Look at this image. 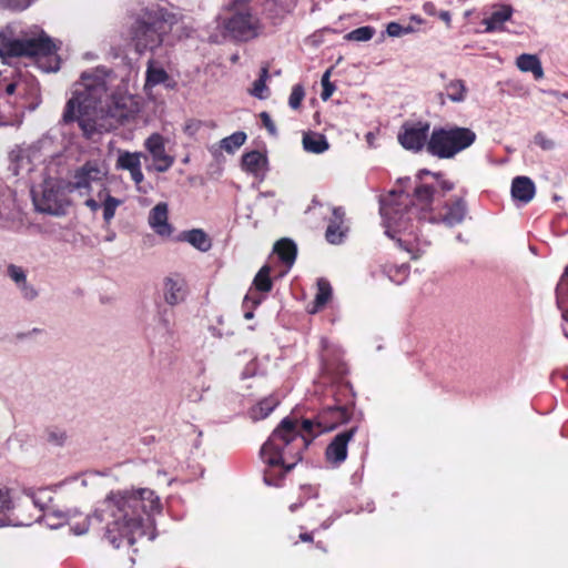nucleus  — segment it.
<instances>
[{
  "label": "nucleus",
  "instance_id": "5",
  "mask_svg": "<svg viewBox=\"0 0 568 568\" xmlns=\"http://www.w3.org/2000/svg\"><path fill=\"white\" fill-rule=\"evenodd\" d=\"M476 141V133L469 128L447 126L434 129L427 142V152L439 159H452L468 149Z\"/></svg>",
  "mask_w": 568,
  "mask_h": 568
},
{
  "label": "nucleus",
  "instance_id": "23",
  "mask_svg": "<svg viewBox=\"0 0 568 568\" xmlns=\"http://www.w3.org/2000/svg\"><path fill=\"white\" fill-rule=\"evenodd\" d=\"M242 169L255 176L263 175L267 170V158L260 151L246 152L242 156Z\"/></svg>",
  "mask_w": 568,
  "mask_h": 568
},
{
  "label": "nucleus",
  "instance_id": "3",
  "mask_svg": "<svg viewBox=\"0 0 568 568\" xmlns=\"http://www.w3.org/2000/svg\"><path fill=\"white\" fill-rule=\"evenodd\" d=\"M327 428L312 419L285 417L261 448V456L270 467H283L282 475L294 468L312 439Z\"/></svg>",
  "mask_w": 568,
  "mask_h": 568
},
{
  "label": "nucleus",
  "instance_id": "12",
  "mask_svg": "<svg viewBox=\"0 0 568 568\" xmlns=\"http://www.w3.org/2000/svg\"><path fill=\"white\" fill-rule=\"evenodd\" d=\"M144 148L152 159V164L148 166L149 170L164 173L174 164V156L166 153L165 140L161 134H151L144 141Z\"/></svg>",
  "mask_w": 568,
  "mask_h": 568
},
{
  "label": "nucleus",
  "instance_id": "8",
  "mask_svg": "<svg viewBox=\"0 0 568 568\" xmlns=\"http://www.w3.org/2000/svg\"><path fill=\"white\" fill-rule=\"evenodd\" d=\"M409 203L408 195L403 193H390L382 200L381 214L387 236L394 239L393 232L400 233L407 231L409 217L406 219L405 215L412 214V210L407 209Z\"/></svg>",
  "mask_w": 568,
  "mask_h": 568
},
{
  "label": "nucleus",
  "instance_id": "64",
  "mask_svg": "<svg viewBox=\"0 0 568 568\" xmlns=\"http://www.w3.org/2000/svg\"><path fill=\"white\" fill-rule=\"evenodd\" d=\"M295 507H296L295 505H292L291 510L293 511L295 509Z\"/></svg>",
  "mask_w": 568,
  "mask_h": 568
},
{
  "label": "nucleus",
  "instance_id": "26",
  "mask_svg": "<svg viewBox=\"0 0 568 568\" xmlns=\"http://www.w3.org/2000/svg\"><path fill=\"white\" fill-rule=\"evenodd\" d=\"M181 239L201 252H207L212 247L211 239L201 229L183 232Z\"/></svg>",
  "mask_w": 568,
  "mask_h": 568
},
{
  "label": "nucleus",
  "instance_id": "32",
  "mask_svg": "<svg viewBox=\"0 0 568 568\" xmlns=\"http://www.w3.org/2000/svg\"><path fill=\"white\" fill-rule=\"evenodd\" d=\"M168 78L169 75L163 68L150 63L146 70L145 85L155 87L158 84L164 83L168 80Z\"/></svg>",
  "mask_w": 568,
  "mask_h": 568
},
{
  "label": "nucleus",
  "instance_id": "2",
  "mask_svg": "<svg viewBox=\"0 0 568 568\" xmlns=\"http://www.w3.org/2000/svg\"><path fill=\"white\" fill-rule=\"evenodd\" d=\"M161 510L159 496L149 488L111 491L100 509L102 520L106 523V540L120 548L132 546L143 536L154 539L153 516Z\"/></svg>",
  "mask_w": 568,
  "mask_h": 568
},
{
  "label": "nucleus",
  "instance_id": "47",
  "mask_svg": "<svg viewBox=\"0 0 568 568\" xmlns=\"http://www.w3.org/2000/svg\"><path fill=\"white\" fill-rule=\"evenodd\" d=\"M85 206L91 210V212L95 213L98 210L101 209V202L97 201L95 199L88 197L84 202Z\"/></svg>",
  "mask_w": 568,
  "mask_h": 568
},
{
  "label": "nucleus",
  "instance_id": "39",
  "mask_svg": "<svg viewBox=\"0 0 568 568\" xmlns=\"http://www.w3.org/2000/svg\"><path fill=\"white\" fill-rule=\"evenodd\" d=\"M304 95L305 92L303 87L301 84L294 85L288 98L290 106L294 110L298 109L304 99Z\"/></svg>",
  "mask_w": 568,
  "mask_h": 568
},
{
  "label": "nucleus",
  "instance_id": "31",
  "mask_svg": "<svg viewBox=\"0 0 568 568\" xmlns=\"http://www.w3.org/2000/svg\"><path fill=\"white\" fill-rule=\"evenodd\" d=\"M246 141V134L242 131L235 132L220 142V149H223L227 153H234L239 150Z\"/></svg>",
  "mask_w": 568,
  "mask_h": 568
},
{
  "label": "nucleus",
  "instance_id": "4",
  "mask_svg": "<svg viewBox=\"0 0 568 568\" xmlns=\"http://www.w3.org/2000/svg\"><path fill=\"white\" fill-rule=\"evenodd\" d=\"M58 50L55 42L42 30L36 29L20 38L0 33V58L50 57Z\"/></svg>",
  "mask_w": 568,
  "mask_h": 568
},
{
  "label": "nucleus",
  "instance_id": "7",
  "mask_svg": "<svg viewBox=\"0 0 568 568\" xmlns=\"http://www.w3.org/2000/svg\"><path fill=\"white\" fill-rule=\"evenodd\" d=\"M170 30L171 26L163 17L149 16L146 19L138 20L132 30L135 50L142 53L145 50L158 48L163 36Z\"/></svg>",
  "mask_w": 568,
  "mask_h": 568
},
{
  "label": "nucleus",
  "instance_id": "33",
  "mask_svg": "<svg viewBox=\"0 0 568 568\" xmlns=\"http://www.w3.org/2000/svg\"><path fill=\"white\" fill-rule=\"evenodd\" d=\"M12 500L9 491L0 487V526H6L10 523L9 513L12 509Z\"/></svg>",
  "mask_w": 568,
  "mask_h": 568
},
{
  "label": "nucleus",
  "instance_id": "34",
  "mask_svg": "<svg viewBox=\"0 0 568 568\" xmlns=\"http://www.w3.org/2000/svg\"><path fill=\"white\" fill-rule=\"evenodd\" d=\"M270 266H263L254 277V286L260 292H270L272 290V281L270 278Z\"/></svg>",
  "mask_w": 568,
  "mask_h": 568
},
{
  "label": "nucleus",
  "instance_id": "51",
  "mask_svg": "<svg viewBox=\"0 0 568 568\" xmlns=\"http://www.w3.org/2000/svg\"><path fill=\"white\" fill-rule=\"evenodd\" d=\"M439 18L445 21L446 23H449L450 22V14L448 11H442L439 13Z\"/></svg>",
  "mask_w": 568,
  "mask_h": 568
},
{
  "label": "nucleus",
  "instance_id": "14",
  "mask_svg": "<svg viewBox=\"0 0 568 568\" xmlns=\"http://www.w3.org/2000/svg\"><path fill=\"white\" fill-rule=\"evenodd\" d=\"M142 159H146V156L142 152H130L119 150L115 168L118 170L129 171L133 182L136 185H139L144 180V175L141 168Z\"/></svg>",
  "mask_w": 568,
  "mask_h": 568
},
{
  "label": "nucleus",
  "instance_id": "11",
  "mask_svg": "<svg viewBox=\"0 0 568 568\" xmlns=\"http://www.w3.org/2000/svg\"><path fill=\"white\" fill-rule=\"evenodd\" d=\"M429 133V123L415 122L403 124L397 139L400 145L409 151L418 152L425 145L427 146Z\"/></svg>",
  "mask_w": 568,
  "mask_h": 568
},
{
  "label": "nucleus",
  "instance_id": "10",
  "mask_svg": "<svg viewBox=\"0 0 568 568\" xmlns=\"http://www.w3.org/2000/svg\"><path fill=\"white\" fill-rule=\"evenodd\" d=\"M226 31L236 40L247 41L261 32L260 20L248 11L234 13L225 24Z\"/></svg>",
  "mask_w": 568,
  "mask_h": 568
},
{
  "label": "nucleus",
  "instance_id": "55",
  "mask_svg": "<svg viewBox=\"0 0 568 568\" xmlns=\"http://www.w3.org/2000/svg\"><path fill=\"white\" fill-rule=\"evenodd\" d=\"M14 89H16V84L11 83L7 87V93L8 94H12L14 92Z\"/></svg>",
  "mask_w": 568,
  "mask_h": 568
},
{
  "label": "nucleus",
  "instance_id": "63",
  "mask_svg": "<svg viewBox=\"0 0 568 568\" xmlns=\"http://www.w3.org/2000/svg\"><path fill=\"white\" fill-rule=\"evenodd\" d=\"M84 531H85V529H84V530H81V531H77V534H78V535H81V534H83Z\"/></svg>",
  "mask_w": 568,
  "mask_h": 568
},
{
  "label": "nucleus",
  "instance_id": "50",
  "mask_svg": "<svg viewBox=\"0 0 568 568\" xmlns=\"http://www.w3.org/2000/svg\"><path fill=\"white\" fill-rule=\"evenodd\" d=\"M440 186H442V189H443L445 192H447V191L453 190L454 184H453L452 182H449V181H442V182H440Z\"/></svg>",
  "mask_w": 568,
  "mask_h": 568
},
{
  "label": "nucleus",
  "instance_id": "21",
  "mask_svg": "<svg viewBox=\"0 0 568 568\" xmlns=\"http://www.w3.org/2000/svg\"><path fill=\"white\" fill-rule=\"evenodd\" d=\"M513 8L508 4L496 6L493 12L485 17L481 23L485 26V32L504 30V24L510 20Z\"/></svg>",
  "mask_w": 568,
  "mask_h": 568
},
{
  "label": "nucleus",
  "instance_id": "45",
  "mask_svg": "<svg viewBox=\"0 0 568 568\" xmlns=\"http://www.w3.org/2000/svg\"><path fill=\"white\" fill-rule=\"evenodd\" d=\"M260 116H261L263 125L267 129V131L272 135H275L276 134V126H275L271 115L267 112H262Z\"/></svg>",
  "mask_w": 568,
  "mask_h": 568
},
{
  "label": "nucleus",
  "instance_id": "1",
  "mask_svg": "<svg viewBox=\"0 0 568 568\" xmlns=\"http://www.w3.org/2000/svg\"><path fill=\"white\" fill-rule=\"evenodd\" d=\"M109 85L104 70L84 72L74 95L67 103L64 122L78 121L87 139L116 129L140 111L134 95L122 89L109 93Z\"/></svg>",
  "mask_w": 568,
  "mask_h": 568
},
{
  "label": "nucleus",
  "instance_id": "29",
  "mask_svg": "<svg viewBox=\"0 0 568 568\" xmlns=\"http://www.w3.org/2000/svg\"><path fill=\"white\" fill-rule=\"evenodd\" d=\"M278 405V400L275 397H266L254 405L250 410L248 415L253 420H261L266 418Z\"/></svg>",
  "mask_w": 568,
  "mask_h": 568
},
{
  "label": "nucleus",
  "instance_id": "9",
  "mask_svg": "<svg viewBox=\"0 0 568 568\" xmlns=\"http://www.w3.org/2000/svg\"><path fill=\"white\" fill-rule=\"evenodd\" d=\"M108 173L109 166L104 160H89L75 170L73 181L69 182L71 190L77 191L81 196L90 195L92 184L103 183Z\"/></svg>",
  "mask_w": 568,
  "mask_h": 568
},
{
  "label": "nucleus",
  "instance_id": "22",
  "mask_svg": "<svg viewBox=\"0 0 568 568\" xmlns=\"http://www.w3.org/2000/svg\"><path fill=\"white\" fill-rule=\"evenodd\" d=\"M536 193V186L528 176H516L511 182V196L521 203H529Z\"/></svg>",
  "mask_w": 568,
  "mask_h": 568
},
{
  "label": "nucleus",
  "instance_id": "57",
  "mask_svg": "<svg viewBox=\"0 0 568 568\" xmlns=\"http://www.w3.org/2000/svg\"><path fill=\"white\" fill-rule=\"evenodd\" d=\"M422 174H429V172H428V171H426V170H420V172H419V176H422Z\"/></svg>",
  "mask_w": 568,
  "mask_h": 568
},
{
  "label": "nucleus",
  "instance_id": "35",
  "mask_svg": "<svg viewBox=\"0 0 568 568\" xmlns=\"http://www.w3.org/2000/svg\"><path fill=\"white\" fill-rule=\"evenodd\" d=\"M447 95L453 102L465 100L466 87L462 80L452 81L446 87Z\"/></svg>",
  "mask_w": 568,
  "mask_h": 568
},
{
  "label": "nucleus",
  "instance_id": "58",
  "mask_svg": "<svg viewBox=\"0 0 568 568\" xmlns=\"http://www.w3.org/2000/svg\"><path fill=\"white\" fill-rule=\"evenodd\" d=\"M548 93L551 94V95H558L559 94L557 91H554V90L549 91Z\"/></svg>",
  "mask_w": 568,
  "mask_h": 568
},
{
  "label": "nucleus",
  "instance_id": "40",
  "mask_svg": "<svg viewBox=\"0 0 568 568\" xmlns=\"http://www.w3.org/2000/svg\"><path fill=\"white\" fill-rule=\"evenodd\" d=\"M386 32L389 37H402L413 32V28L410 26L403 27L397 22H389L387 24Z\"/></svg>",
  "mask_w": 568,
  "mask_h": 568
},
{
  "label": "nucleus",
  "instance_id": "43",
  "mask_svg": "<svg viewBox=\"0 0 568 568\" xmlns=\"http://www.w3.org/2000/svg\"><path fill=\"white\" fill-rule=\"evenodd\" d=\"M34 0H2L3 6L10 8L12 10H24L27 9Z\"/></svg>",
  "mask_w": 568,
  "mask_h": 568
},
{
  "label": "nucleus",
  "instance_id": "6",
  "mask_svg": "<svg viewBox=\"0 0 568 568\" xmlns=\"http://www.w3.org/2000/svg\"><path fill=\"white\" fill-rule=\"evenodd\" d=\"M73 192L69 182L45 180L38 189L32 190V201L38 212L62 216L71 205L69 193Z\"/></svg>",
  "mask_w": 568,
  "mask_h": 568
},
{
  "label": "nucleus",
  "instance_id": "61",
  "mask_svg": "<svg viewBox=\"0 0 568 568\" xmlns=\"http://www.w3.org/2000/svg\"><path fill=\"white\" fill-rule=\"evenodd\" d=\"M260 303H261V301H260V300L254 301V305H257V304H260Z\"/></svg>",
  "mask_w": 568,
  "mask_h": 568
},
{
  "label": "nucleus",
  "instance_id": "52",
  "mask_svg": "<svg viewBox=\"0 0 568 568\" xmlns=\"http://www.w3.org/2000/svg\"><path fill=\"white\" fill-rule=\"evenodd\" d=\"M300 538L302 541H312L313 537L311 534L304 532L300 535Z\"/></svg>",
  "mask_w": 568,
  "mask_h": 568
},
{
  "label": "nucleus",
  "instance_id": "20",
  "mask_svg": "<svg viewBox=\"0 0 568 568\" xmlns=\"http://www.w3.org/2000/svg\"><path fill=\"white\" fill-rule=\"evenodd\" d=\"M446 213L439 216H430V223H443L448 227L460 224L466 215V203L462 199H457L454 203L446 206Z\"/></svg>",
  "mask_w": 568,
  "mask_h": 568
},
{
  "label": "nucleus",
  "instance_id": "27",
  "mask_svg": "<svg viewBox=\"0 0 568 568\" xmlns=\"http://www.w3.org/2000/svg\"><path fill=\"white\" fill-rule=\"evenodd\" d=\"M274 252L277 253L285 264L292 266L296 258L297 248L293 241L282 239L275 243Z\"/></svg>",
  "mask_w": 568,
  "mask_h": 568
},
{
  "label": "nucleus",
  "instance_id": "48",
  "mask_svg": "<svg viewBox=\"0 0 568 568\" xmlns=\"http://www.w3.org/2000/svg\"><path fill=\"white\" fill-rule=\"evenodd\" d=\"M44 520L50 528H58L63 525L62 521L57 520L50 514H44Z\"/></svg>",
  "mask_w": 568,
  "mask_h": 568
},
{
  "label": "nucleus",
  "instance_id": "54",
  "mask_svg": "<svg viewBox=\"0 0 568 568\" xmlns=\"http://www.w3.org/2000/svg\"><path fill=\"white\" fill-rule=\"evenodd\" d=\"M264 481L267 484V485H273V481L271 480V474L267 471L265 473L264 475Z\"/></svg>",
  "mask_w": 568,
  "mask_h": 568
},
{
  "label": "nucleus",
  "instance_id": "28",
  "mask_svg": "<svg viewBox=\"0 0 568 568\" xmlns=\"http://www.w3.org/2000/svg\"><path fill=\"white\" fill-rule=\"evenodd\" d=\"M303 148L307 152L321 154L328 149V142L323 134L306 133L303 136Z\"/></svg>",
  "mask_w": 568,
  "mask_h": 568
},
{
  "label": "nucleus",
  "instance_id": "37",
  "mask_svg": "<svg viewBox=\"0 0 568 568\" xmlns=\"http://www.w3.org/2000/svg\"><path fill=\"white\" fill-rule=\"evenodd\" d=\"M415 196L423 207L429 206L433 202L434 190L428 185L418 186L415 190Z\"/></svg>",
  "mask_w": 568,
  "mask_h": 568
},
{
  "label": "nucleus",
  "instance_id": "46",
  "mask_svg": "<svg viewBox=\"0 0 568 568\" xmlns=\"http://www.w3.org/2000/svg\"><path fill=\"white\" fill-rule=\"evenodd\" d=\"M65 434L64 433H55V432H51L48 436V439L50 443L54 444V445H63L64 442H65Z\"/></svg>",
  "mask_w": 568,
  "mask_h": 568
},
{
  "label": "nucleus",
  "instance_id": "59",
  "mask_svg": "<svg viewBox=\"0 0 568 568\" xmlns=\"http://www.w3.org/2000/svg\"><path fill=\"white\" fill-rule=\"evenodd\" d=\"M187 162H189V156L183 159V163H187Z\"/></svg>",
  "mask_w": 568,
  "mask_h": 568
},
{
  "label": "nucleus",
  "instance_id": "17",
  "mask_svg": "<svg viewBox=\"0 0 568 568\" xmlns=\"http://www.w3.org/2000/svg\"><path fill=\"white\" fill-rule=\"evenodd\" d=\"M169 207L164 202L158 203L149 213L148 222L150 227L160 236H170L173 232L169 223Z\"/></svg>",
  "mask_w": 568,
  "mask_h": 568
},
{
  "label": "nucleus",
  "instance_id": "41",
  "mask_svg": "<svg viewBox=\"0 0 568 568\" xmlns=\"http://www.w3.org/2000/svg\"><path fill=\"white\" fill-rule=\"evenodd\" d=\"M329 77H331V70H327L323 74L322 80H321L322 87H323V90H322V93H321V98L324 101L328 100L332 97V94H333V92L335 90L334 84L329 82Z\"/></svg>",
  "mask_w": 568,
  "mask_h": 568
},
{
  "label": "nucleus",
  "instance_id": "19",
  "mask_svg": "<svg viewBox=\"0 0 568 568\" xmlns=\"http://www.w3.org/2000/svg\"><path fill=\"white\" fill-rule=\"evenodd\" d=\"M345 211L343 207H333L332 217L328 221L325 237L331 244H341L347 232L344 225Z\"/></svg>",
  "mask_w": 568,
  "mask_h": 568
},
{
  "label": "nucleus",
  "instance_id": "56",
  "mask_svg": "<svg viewBox=\"0 0 568 568\" xmlns=\"http://www.w3.org/2000/svg\"><path fill=\"white\" fill-rule=\"evenodd\" d=\"M253 316H254V314H253V312H252V311H248V312H246V313L244 314L245 320H252V318H253Z\"/></svg>",
  "mask_w": 568,
  "mask_h": 568
},
{
  "label": "nucleus",
  "instance_id": "62",
  "mask_svg": "<svg viewBox=\"0 0 568 568\" xmlns=\"http://www.w3.org/2000/svg\"><path fill=\"white\" fill-rule=\"evenodd\" d=\"M564 98L568 100V92L562 94Z\"/></svg>",
  "mask_w": 568,
  "mask_h": 568
},
{
  "label": "nucleus",
  "instance_id": "42",
  "mask_svg": "<svg viewBox=\"0 0 568 568\" xmlns=\"http://www.w3.org/2000/svg\"><path fill=\"white\" fill-rule=\"evenodd\" d=\"M534 142L542 150L550 151L555 148L556 143L552 139L548 138L545 133L538 132L534 136Z\"/></svg>",
  "mask_w": 568,
  "mask_h": 568
},
{
  "label": "nucleus",
  "instance_id": "49",
  "mask_svg": "<svg viewBox=\"0 0 568 568\" xmlns=\"http://www.w3.org/2000/svg\"><path fill=\"white\" fill-rule=\"evenodd\" d=\"M48 514H50L57 520L62 521V524H64L68 519L67 514H64L63 511H49Z\"/></svg>",
  "mask_w": 568,
  "mask_h": 568
},
{
  "label": "nucleus",
  "instance_id": "44",
  "mask_svg": "<svg viewBox=\"0 0 568 568\" xmlns=\"http://www.w3.org/2000/svg\"><path fill=\"white\" fill-rule=\"evenodd\" d=\"M202 124L203 123L200 120L190 119L185 122L184 133L187 134L189 136H193L200 131V129L202 128Z\"/></svg>",
  "mask_w": 568,
  "mask_h": 568
},
{
  "label": "nucleus",
  "instance_id": "18",
  "mask_svg": "<svg viewBox=\"0 0 568 568\" xmlns=\"http://www.w3.org/2000/svg\"><path fill=\"white\" fill-rule=\"evenodd\" d=\"M7 275L16 284L24 300L33 301L38 297V290L27 281V272L22 266L9 264Z\"/></svg>",
  "mask_w": 568,
  "mask_h": 568
},
{
  "label": "nucleus",
  "instance_id": "36",
  "mask_svg": "<svg viewBox=\"0 0 568 568\" xmlns=\"http://www.w3.org/2000/svg\"><path fill=\"white\" fill-rule=\"evenodd\" d=\"M267 79H268V70H267V68H263L261 70L260 78L256 81H254V83H253L251 94L258 99H265L266 98L265 92L267 91V87H266Z\"/></svg>",
  "mask_w": 568,
  "mask_h": 568
},
{
  "label": "nucleus",
  "instance_id": "13",
  "mask_svg": "<svg viewBox=\"0 0 568 568\" xmlns=\"http://www.w3.org/2000/svg\"><path fill=\"white\" fill-rule=\"evenodd\" d=\"M41 158L39 143L30 145H16L9 153L10 170L14 175L21 172H30L34 162Z\"/></svg>",
  "mask_w": 568,
  "mask_h": 568
},
{
  "label": "nucleus",
  "instance_id": "24",
  "mask_svg": "<svg viewBox=\"0 0 568 568\" xmlns=\"http://www.w3.org/2000/svg\"><path fill=\"white\" fill-rule=\"evenodd\" d=\"M516 67L521 72H531L536 80L544 78V69L539 58L536 54L523 53L516 58Z\"/></svg>",
  "mask_w": 568,
  "mask_h": 568
},
{
  "label": "nucleus",
  "instance_id": "38",
  "mask_svg": "<svg viewBox=\"0 0 568 568\" xmlns=\"http://www.w3.org/2000/svg\"><path fill=\"white\" fill-rule=\"evenodd\" d=\"M374 36V29L371 27H361L351 31L346 38L353 41H368Z\"/></svg>",
  "mask_w": 568,
  "mask_h": 568
},
{
  "label": "nucleus",
  "instance_id": "25",
  "mask_svg": "<svg viewBox=\"0 0 568 568\" xmlns=\"http://www.w3.org/2000/svg\"><path fill=\"white\" fill-rule=\"evenodd\" d=\"M98 199L103 210V220L110 223L115 215L116 209L123 203L122 200L112 196L106 186H102L98 192Z\"/></svg>",
  "mask_w": 568,
  "mask_h": 568
},
{
  "label": "nucleus",
  "instance_id": "60",
  "mask_svg": "<svg viewBox=\"0 0 568 568\" xmlns=\"http://www.w3.org/2000/svg\"><path fill=\"white\" fill-rule=\"evenodd\" d=\"M250 300L248 295L245 296L244 303H246Z\"/></svg>",
  "mask_w": 568,
  "mask_h": 568
},
{
  "label": "nucleus",
  "instance_id": "53",
  "mask_svg": "<svg viewBox=\"0 0 568 568\" xmlns=\"http://www.w3.org/2000/svg\"><path fill=\"white\" fill-rule=\"evenodd\" d=\"M424 10H425V12H427L429 14H433V12H434V4L433 3H425L424 4Z\"/></svg>",
  "mask_w": 568,
  "mask_h": 568
},
{
  "label": "nucleus",
  "instance_id": "15",
  "mask_svg": "<svg viewBox=\"0 0 568 568\" xmlns=\"http://www.w3.org/2000/svg\"><path fill=\"white\" fill-rule=\"evenodd\" d=\"M189 290L186 281L180 275H172L164 280V301L175 306L186 300Z\"/></svg>",
  "mask_w": 568,
  "mask_h": 568
},
{
  "label": "nucleus",
  "instance_id": "16",
  "mask_svg": "<svg viewBox=\"0 0 568 568\" xmlns=\"http://www.w3.org/2000/svg\"><path fill=\"white\" fill-rule=\"evenodd\" d=\"M356 428L337 434L327 446L325 455L328 462L341 464L347 457V444L353 438Z\"/></svg>",
  "mask_w": 568,
  "mask_h": 568
},
{
  "label": "nucleus",
  "instance_id": "30",
  "mask_svg": "<svg viewBox=\"0 0 568 568\" xmlns=\"http://www.w3.org/2000/svg\"><path fill=\"white\" fill-rule=\"evenodd\" d=\"M332 296V287L329 283L324 280L320 278L317 281V293L314 301V308L311 310V313H316L320 308H322L331 298Z\"/></svg>",
  "mask_w": 568,
  "mask_h": 568
}]
</instances>
